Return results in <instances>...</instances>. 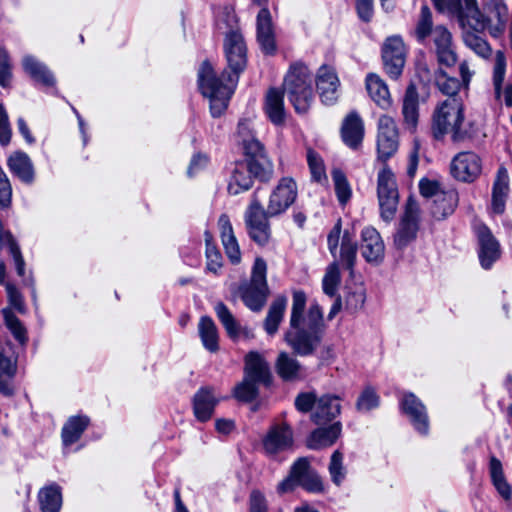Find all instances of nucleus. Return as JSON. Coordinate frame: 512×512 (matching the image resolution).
<instances>
[{"mask_svg": "<svg viewBox=\"0 0 512 512\" xmlns=\"http://www.w3.org/2000/svg\"><path fill=\"white\" fill-rule=\"evenodd\" d=\"M224 53L228 69L217 77L212 65L204 61L198 72L199 88L210 100V112L220 117L228 107L229 100L238 82L239 75L247 65V48L239 31L229 33L224 41Z\"/></svg>", "mask_w": 512, "mask_h": 512, "instance_id": "obj_1", "label": "nucleus"}, {"mask_svg": "<svg viewBox=\"0 0 512 512\" xmlns=\"http://www.w3.org/2000/svg\"><path fill=\"white\" fill-rule=\"evenodd\" d=\"M306 294L293 292L288 328L284 332V341L295 355L312 356L320 347L325 335V322L322 308L313 303L306 311Z\"/></svg>", "mask_w": 512, "mask_h": 512, "instance_id": "obj_2", "label": "nucleus"}, {"mask_svg": "<svg viewBox=\"0 0 512 512\" xmlns=\"http://www.w3.org/2000/svg\"><path fill=\"white\" fill-rule=\"evenodd\" d=\"M298 195L296 182L283 177L270 193L266 209L253 193L244 213L246 231L259 246H265L271 238L269 219L284 214L295 202Z\"/></svg>", "mask_w": 512, "mask_h": 512, "instance_id": "obj_3", "label": "nucleus"}, {"mask_svg": "<svg viewBox=\"0 0 512 512\" xmlns=\"http://www.w3.org/2000/svg\"><path fill=\"white\" fill-rule=\"evenodd\" d=\"M414 33L420 43H423L428 36L432 37L440 64L447 67L455 65L457 55L454 50L452 35L443 25L433 27L432 13L427 6L421 8L420 18Z\"/></svg>", "mask_w": 512, "mask_h": 512, "instance_id": "obj_4", "label": "nucleus"}, {"mask_svg": "<svg viewBox=\"0 0 512 512\" xmlns=\"http://www.w3.org/2000/svg\"><path fill=\"white\" fill-rule=\"evenodd\" d=\"M468 10L467 26L475 31L488 30L491 36H501L506 28L508 9L502 0H490L481 12L476 0H464Z\"/></svg>", "mask_w": 512, "mask_h": 512, "instance_id": "obj_5", "label": "nucleus"}, {"mask_svg": "<svg viewBox=\"0 0 512 512\" xmlns=\"http://www.w3.org/2000/svg\"><path fill=\"white\" fill-rule=\"evenodd\" d=\"M464 104L461 97H451L440 102L432 115V129L436 138L450 134L454 142L464 139Z\"/></svg>", "mask_w": 512, "mask_h": 512, "instance_id": "obj_6", "label": "nucleus"}, {"mask_svg": "<svg viewBox=\"0 0 512 512\" xmlns=\"http://www.w3.org/2000/svg\"><path fill=\"white\" fill-rule=\"evenodd\" d=\"M283 88L296 113H307L313 101L312 74L308 67L303 63L292 64Z\"/></svg>", "mask_w": 512, "mask_h": 512, "instance_id": "obj_7", "label": "nucleus"}, {"mask_svg": "<svg viewBox=\"0 0 512 512\" xmlns=\"http://www.w3.org/2000/svg\"><path fill=\"white\" fill-rule=\"evenodd\" d=\"M267 264L263 258L257 257L252 267L249 283L239 288L244 304L252 311H260L268 298L269 288L266 280Z\"/></svg>", "mask_w": 512, "mask_h": 512, "instance_id": "obj_8", "label": "nucleus"}, {"mask_svg": "<svg viewBox=\"0 0 512 512\" xmlns=\"http://www.w3.org/2000/svg\"><path fill=\"white\" fill-rule=\"evenodd\" d=\"M377 195L382 219L391 221L397 210L399 194L395 175L387 165L378 172Z\"/></svg>", "mask_w": 512, "mask_h": 512, "instance_id": "obj_9", "label": "nucleus"}, {"mask_svg": "<svg viewBox=\"0 0 512 512\" xmlns=\"http://www.w3.org/2000/svg\"><path fill=\"white\" fill-rule=\"evenodd\" d=\"M420 208L417 201L409 197L404 213L400 219L396 233L394 234V244L398 249L406 248L412 243L419 230Z\"/></svg>", "mask_w": 512, "mask_h": 512, "instance_id": "obj_10", "label": "nucleus"}, {"mask_svg": "<svg viewBox=\"0 0 512 512\" xmlns=\"http://www.w3.org/2000/svg\"><path fill=\"white\" fill-rule=\"evenodd\" d=\"M340 239V261L352 274L357 256V244L348 231H345L341 236V220L339 219L327 237L328 249L334 258L337 256Z\"/></svg>", "mask_w": 512, "mask_h": 512, "instance_id": "obj_11", "label": "nucleus"}, {"mask_svg": "<svg viewBox=\"0 0 512 512\" xmlns=\"http://www.w3.org/2000/svg\"><path fill=\"white\" fill-rule=\"evenodd\" d=\"M407 49L403 39L398 35L388 37L382 45V61L386 74L391 79H398L405 66Z\"/></svg>", "mask_w": 512, "mask_h": 512, "instance_id": "obj_12", "label": "nucleus"}, {"mask_svg": "<svg viewBox=\"0 0 512 512\" xmlns=\"http://www.w3.org/2000/svg\"><path fill=\"white\" fill-rule=\"evenodd\" d=\"M293 443V430L285 423L273 425L262 440L263 450L268 456L291 450Z\"/></svg>", "mask_w": 512, "mask_h": 512, "instance_id": "obj_13", "label": "nucleus"}, {"mask_svg": "<svg viewBox=\"0 0 512 512\" xmlns=\"http://www.w3.org/2000/svg\"><path fill=\"white\" fill-rule=\"evenodd\" d=\"M482 171V161L474 152H460L451 162L453 177L462 182H473Z\"/></svg>", "mask_w": 512, "mask_h": 512, "instance_id": "obj_14", "label": "nucleus"}, {"mask_svg": "<svg viewBox=\"0 0 512 512\" xmlns=\"http://www.w3.org/2000/svg\"><path fill=\"white\" fill-rule=\"evenodd\" d=\"M378 130V158L385 162L398 148V133L395 121L387 115L381 116L378 123Z\"/></svg>", "mask_w": 512, "mask_h": 512, "instance_id": "obj_15", "label": "nucleus"}, {"mask_svg": "<svg viewBox=\"0 0 512 512\" xmlns=\"http://www.w3.org/2000/svg\"><path fill=\"white\" fill-rule=\"evenodd\" d=\"M402 411L409 417L413 427L423 435L429 431V419L425 405L413 393L403 395L400 402Z\"/></svg>", "mask_w": 512, "mask_h": 512, "instance_id": "obj_16", "label": "nucleus"}, {"mask_svg": "<svg viewBox=\"0 0 512 512\" xmlns=\"http://www.w3.org/2000/svg\"><path fill=\"white\" fill-rule=\"evenodd\" d=\"M316 85L324 104L332 105L337 101L340 81L334 68L327 65L321 66L317 72Z\"/></svg>", "mask_w": 512, "mask_h": 512, "instance_id": "obj_17", "label": "nucleus"}, {"mask_svg": "<svg viewBox=\"0 0 512 512\" xmlns=\"http://www.w3.org/2000/svg\"><path fill=\"white\" fill-rule=\"evenodd\" d=\"M479 242V260L484 269H490L501 255L500 244L485 225L477 229Z\"/></svg>", "mask_w": 512, "mask_h": 512, "instance_id": "obj_18", "label": "nucleus"}, {"mask_svg": "<svg viewBox=\"0 0 512 512\" xmlns=\"http://www.w3.org/2000/svg\"><path fill=\"white\" fill-rule=\"evenodd\" d=\"M361 254L369 263H380L384 258L385 246L378 231L365 227L361 232Z\"/></svg>", "mask_w": 512, "mask_h": 512, "instance_id": "obj_19", "label": "nucleus"}, {"mask_svg": "<svg viewBox=\"0 0 512 512\" xmlns=\"http://www.w3.org/2000/svg\"><path fill=\"white\" fill-rule=\"evenodd\" d=\"M292 475L298 478V485L309 492H322L323 483L321 477L311 469L308 458L302 457L292 465Z\"/></svg>", "mask_w": 512, "mask_h": 512, "instance_id": "obj_20", "label": "nucleus"}, {"mask_svg": "<svg viewBox=\"0 0 512 512\" xmlns=\"http://www.w3.org/2000/svg\"><path fill=\"white\" fill-rule=\"evenodd\" d=\"M257 41L267 55H273L276 52V43L272 26L270 11L262 8L257 15Z\"/></svg>", "mask_w": 512, "mask_h": 512, "instance_id": "obj_21", "label": "nucleus"}, {"mask_svg": "<svg viewBox=\"0 0 512 512\" xmlns=\"http://www.w3.org/2000/svg\"><path fill=\"white\" fill-rule=\"evenodd\" d=\"M219 400L216 398L213 388L202 387L193 397V411L195 417L201 421H208L214 412Z\"/></svg>", "mask_w": 512, "mask_h": 512, "instance_id": "obj_22", "label": "nucleus"}, {"mask_svg": "<svg viewBox=\"0 0 512 512\" xmlns=\"http://www.w3.org/2000/svg\"><path fill=\"white\" fill-rule=\"evenodd\" d=\"M218 226L227 257L233 264L239 263L241 260V252L228 215L222 214L219 217Z\"/></svg>", "mask_w": 512, "mask_h": 512, "instance_id": "obj_23", "label": "nucleus"}, {"mask_svg": "<svg viewBox=\"0 0 512 512\" xmlns=\"http://www.w3.org/2000/svg\"><path fill=\"white\" fill-rule=\"evenodd\" d=\"M264 111L268 119L274 125H282L285 122L286 112L284 107V94L277 88H271L265 96Z\"/></svg>", "mask_w": 512, "mask_h": 512, "instance_id": "obj_24", "label": "nucleus"}, {"mask_svg": "<svg viewBox=\"0 0 512 512\" xmlns=\"http://www.w3.org/2000/svg\"><path fill=\"white\" fill-rule=\"evenodd\" d=\"M341 411L340 399L334 395L321 396L311 415V419L316 424H323L336 418Z\"/></svg>", "mask_w": 512, "mask_h": 512, "instance_id": "obj_25", "label": "nucleus"}, {"mask_svg": "<svg viewBox=\"0 0 512 512\" xmlns=\"http://www.w3.org/2000/svg\"><path fill=\"white\" fill-rule=\"evenodd\" d=\"M366 90L373 102L382 109H388L392 105V98L387 84L377 74L370 73L366 76Z\"/></svg>", "mask_w": 512, "mask_h": 512, "instance_id": "obj_26", "label": "nucleus"}, {"mask_svg": "<svg viewBox=\"0 0 512 512\" xmlns=\"http://www.w3.org/2000/svg\"><path fill=\"white\" fill-rule=\"evenodd\" d=\"M344 143L352 149H357L362 142L364 125L362 119L355 112H351L345 118L342 129Z\"/></svg>", "mask_w": 512, "mask_h": 512, "instance_id": "obj_27", "label": "nucleus"}, {"mask_svg": "<svg viewBox=\"0 0 512 512\" xmlns=\"http://www.w3.org/2000/svg\"><path fill=\"white\" fill-rule=\"evenodd\" d=\"M288 299L284 295H278L270 304L265 317L263 327L266 333L273 336L277 333L284 319Z\"/></svg>", "mask_w": 512, "mask_h": 512, "instance_id": "obj_28", "label": "nucleus"}, {"mask_svg": "<svg viewBox=\"0 0 512 512\" xmlns=\"http://www.w3.org/2000/svg\"><path fill=\"white\" fill-rule=\"evenodd\" d=\"M245 376L256 383L268 384L270 372L267 363L257 352H250L245 358Z\"/></svg>", "mask_w": 512, "mask_h": 512, "instance_id": "obj_29", "label": "nucleus"}, {"mask_svg": "<svg viewBox=\"0 0 512 512\" xmlns=\"http://www.w3.org/2000/svg\"><path fill=\"white\" fill-rule=\"evenodd\" d=\"M459 202V196L456 190L441 191L436 194L431 207L432 216L437 220H442L451 215Z\"/></svg>", "mask_w": 512, "mask_h": 512, "instance_id": "obj_30", "label": "nucleus"}, {"mask_svg": "<svg viewBox=\"0 0 512 512\" xmlns=\"http://www.w3.org/2000/svg\"><path fill=\"white\" fill-rule=\"evenodd\" d=\"M402 115L404 123L409 128L414 129L419 117V95L413 83H410L406 88L402 103Z\"/></svg>", "mask_w": 512, "mask_h": 512, "instance_id": "obj_31", "label": "nucleus"}, {"mask_svg": "<svg viewBox=\"0 0 512 512\" xmlns=\"http://www.w3.org/2000/svg\"><path fill=\"white\" fill-rule=\"evenodd\" d=\"M252 184L253 176L247 164L245 162L236 163L227 187L229 194L238 195L243 191L249 190Z\"/></svg>", "mask_w": 512, "mask_h": 512, "instance_id": "obj_32", "label": "nucleus"}, {"mask_svg": "<svg viewBox=\"0 0 512 512\" xmlns=\"http://www.w3.org/2000/svg\"><path fill=\"white\" fill-rule=\"evenodd\" d=\"M11 172L22 182L30 184L34 180L33 164L29 156L24 152H15L8 159Z\"/></svg>", "mask_w": 512, "mask_h": 512, "instance_id": "obj_33", "label": "nucleus"}, {"mask_svg": "<svg viewBox=\"0 0 512 512\" xmlns=\"http://www.w3.org/2000/svg\"><path fill=\"white\" fill-rule=\"evenodd\" d=\"M509 191V176L504 167H500L493 185L492 209L501 214L505 210V199Z\"/></svg>", "mask_w": 512, "mask_h": 512, "instance_id": "obj_34", "label": "nucleus"}, {"mask_svg": "<svg viewBox=\"0 0 512 512\" xmlns=\"http://www.w3.org/2000/svg\"><path fill=\"white\" fill-rule=\"evenodd\" d=\"M38 500L42 512H59L62 506L61 487L52 483L42 488L38 493Z\"/></svg>", "mask_w": 512, "mask_h": 512, "instance_id": "obj_35", "label": "nucleus"}, {"mask_svg": "<svg viewBox=\"0 0 512 512\" xmlns=\"http://www.w3.org/2000/svg\"><path fill=\"white\" fill-rule=\"evenodd\" d=\"M89 424L87 416H72L62 428V441L65 446L77 442Z\"/></svg>", "mask_w": 512, "mask_h": 512, "instance_id": "obj_36", "label": "nucleus"}, {"mask_svg": "<svg viewBox=\"0 0 512 512\" xmlns=\"http://www.w3.org/2000/svg\"><path fill=\"white\" fill-rule=\"evenodd\" d=\"M341 426L334 423L327 428L316 429L308 439V447L310 449H320L322 447L332 445L339 437Z\"/></svg>", "mask_w": 512, "mask_h": 512, "instance_id": "obj_37", "label": "nucleus"}, {"mask_svg": "<svg viewBox=\"0 0 512 512\" xmlns=\"http://www.w3.org/2000/svg\"><path fill=\"white\" fill-rule=\"evenodd\" d=\"M23 67L26 73H28L34 80L42 83L46 86H53L55 84V78L53 74L47 69V67L36 60L32 56H25L23 58Z\"/></svg>", "mask_w": 512, "mask_h": 512, "instance_id": "obj_38", "label": "nucleus"}, {"mask_svg": "<svg viewBox=\"0 0 512 512\" xmlns=\"http://www.w3.org/2000/svg\"><path fill=\"white\" fill-rule=\"evenodd\" d=\"M198 331L205 349L210 352L218 351V330L210 317L204 316L200 319L198 324Z\"/></svg>", "mask_w": 512, "mask_h": 512, "instance_id": "obj_39", "label": "nucleus"}, {"mask_svg": "<svg viewBox=\"0 0 512 512\" xmlns=\"http://www.w3.org/2000/svg\"><path fill=\"white\" fill-rule=\"evenodd\" d=\"M276 369L281 378L291 381L299 377L301 365L293 356L286 352H281L277 358Z\"/></svg>", "mask_w": 512, "mask_h": 512, "instance_id": "obj_40", "label": "nucleus"}, {"mask_svg": "<svg viewBox=\"0 0 512 512\" xmlns=\"http://www.w3.org/2000/svg\"><path fill=\"white\" fill-rule=\"evenodd\" d=\"M463 41L465 45L477 55L486 58L491 54V48L487 41L479 35L481 31H475L469 26L462 27Z\"/></svg>", "mask_w": 512, "mask_h": 512, "instance_id": "obj_41", "label": "nucleus"}, {"mask_svg": "<svg viewBox=\"0 0 512 512\" xmlns=\"http://www.w3.org/2000/svg\"><path fill=\"white\" fill-rule=\"evenodd\" d=\"M436 8L441 12H446L457 18L461 27L467 26L468 10L462 5L461 0H433Z\"/></svg>", "mask_w": 512, "mask_h": 512, "instance_id": "obj_42", "label": "nucleus"}, {"mask_svg": "<svg viewBox=\"0 0 512 512\" xmlns=\"http://www.w3.org/2000/svg\"><path fill=\"white\" fill-rule=\"evenodd\" d=\"M16 372V363L0 352V393L10 396L13 394L11 379Z\"/></svg>", "mask_w": 512, "mask_h": 512, "instance_id": "obj_43", "label": "nucleus"}, {"mask_svg": "<svg viewBox=\"0 0 512 512\" xmlns=\"http://www.w3.org/2000/svg\"><path fill=\"white\" fill-rule=\"evenodd\" d=\"M253 177L261 181H268L273 175V164L267 155L254 157L245 162Z\"/></svg>", "mask_w": 512, "mask_h": 512, "instance_id": "obj_44", "label": "nucleus"}, {"mask_svg": "<svg viewBox=\"0 0 512 512\" xmlns=\"http://www.w3.org/2000/svg\"><path fill=\"white\" fill-rule=\"evenodd\" d=\"M215 313L229 337L233 339L237 338L240 334L241 328L228 307L224 303L219 302L215 306Z\"/></svg>", "mask_w": 512, "mask_h": 512, "instance_id": "obj_45", "label": "nucleus"}, {"mask_svg": "<svg viewBox=\"0 0 512 512\" xmlns=\"http://www.w3.org/2000/svg\"><path fill=\"white\" fill-rule=\"evenodd\" d=\"M334 189L339 203L346 205L352 196V189L347 177L340 169H334L331 173Z\"/></svg>", "mask_w": 512, "mask_h": 512, "instance_id": "obj_46", "label": "nucleus"}, {"mask_svg": "<svg viewBox=\"0 0 512 512\" xmlns=\"http://www.w3.org/2000/svg\"><path fill=\"white\" fill-rule=\"evenodd\" d=\"M435 85L448 98L459 97L458 92L462 86L455 77H449L443 70L439 69L435 74Z\"/></svg>", "mask_w": 512, "mask_h": 512, "instance_id": "obj_47", "label": "nucleus"}, {"mask_svg": "<svg viewBox=\"0 0 512 512\" xmlns=\"http://www.w3.org/2000/svg\"><path fill=\"white\" fill-rule=\"evenodd\" d=\"M340 270L337 260L332 262L326 269V273L322 280L323 291L326 295L333 297L336 295L340 284Z\"/></svg>", "mask_w": 512, "mask_h": 512, "instance_id": "obj_48", "label": "nucleus"}, {"mask_svg": "<svg viewBox=\"0 0 512 512\" xmlns=\"http://www.w3.org/2000/svg\"><path fill=\"white\" fill-rule=\"evenodd\" d=\"M217 29L225 35L228 36L229 33L238 30V20L236 14L232 8L225 7L217 16L216 20Z\"/></svg>", "mask_w": 512, "mask_h": 512, "instance_id": "obj_49", "label": "nucleus"}, {"mask_svg": "<svg viewBox=\"0 0 512 512\" xmlns=\"http://www.w3.org/2000/svg\"><path fill=\"white\" fill-rule=\"evenodd\" d=\"M233 396L241 402H252L258 396L257 383L244 377L233 389Z\"/></svg>", "mask_w": 512, "mask_h": 512, "instance_id": "obj_50", "label": "nucleus"}, {"mask_svg": "<svg viewBox=\"0 0 512 512\" xmlns=\"http://www.w3.org/2000/svg\"><path fill=\"white\" fill-rule=\"evenodd\" d=\"M343 454L336 450L333 452L330 458V463L328 466V471L331 477L332 482L340 486L346 477V468L343 464Z\"/></svg>", "mask_w": 512, "mask_h": 512, "instance_id": "obj_51", "label": "nucleus"}, {"mask_svg": "<svg viewBox=\"0 0 512 512\" xmlns=\"http://www.w3.org/2000/svg\"><path fill=\"white\" fill-rule=\"evenodd\" d=\"M506 59L501 51H498L495 56V64L493 70V84L494 94L497 101L501 98V87L505 77Z\"/></svg>", "mask_w": 512, "mask_h": 512, "instance_id": "obj_52", "label": "nucleus"}, {"mask_svg": "<svg viewBox=\"0 0 512 512\" xmlns=\"http://www.w3.org/2000/svg\"><path fill=\"white\" fill-rule=\"evenodd\" d=\"M3 316L7 328L11 331L14 338L20 343L25 344L27 341L26 329L21 324L16 315L9 309L3 310Z\"/></svg>", "mask_w": 512, "mask_h": 512, "instance_id": "obj_53", "label": "nucleus"}, {"mask_svg": "<svg viewBox=\"0 0 512 512\" xmlns=\"http://www.w3.org/2000/svg\"><path fill=\"white\" fill-rule=\"evenodd\" d=\"M307 161L311 171L312 179L320 182L326 180V173L321 157L313 150H308Z\"/></svg>", "mask_w": 512, "mask_h": 512, "instance_id": "obj_54", "label": "nucleus"}, {"mask_svg": "<svg viewBox=\"0 0 512 512\" xmlns=\"http://www.w3.org/2000/svg\"><path fill=\"white\" fill-rule=\"evenodd\" d=\"M209 234L206 233V257H207V270L213 273H217V271L222 266V257L217 248L211 245L209 241Z\"/></svg>", "mask_w": 512, "mask_h": 512, "instance_id": "obj_55", "label": "nucleus"}, {"mask_svg": "<svg viewBox=\"0 0 512 512\" xmlns=\"http://www.w3.org/2000/svg\"><path fill=\"white\" fill-rule=\"evenodd\" d=\"M318 399L314 392H302L296 396L294 404L299 412L308 413L316 407Z\"/></svg>", "mask_w": 512, "mask_h": 512, "instance_id": "obj_56", "label": "nucleus"}, {"mask_svg": "<svg viewBox=\"0 0 512 512\" xmlns=\"http://www.w3.org/2000/svg\"><path fill=\"white\" fill-rule=\"evenodd\" d=\"M366 299L365 291L363 288L358 287L348 293L345 299L346 309L350 312H356L364 306Z\"/></svg>", "mask_w": 512, "mask_h": 512, "instance_id": "obj_57", "label": "nucleus"}, {"mask_svg": "<svg viewBox=\"0 0 512 512\" xmlns=\"http://www.w3.org/2000/svg\"><path fill=\"white\" fill-rule=\"evenodd\" d=\"M378 404L379 398L376 393L371 389H366L359 396L356 406L359 411L367 412L376 408Z\"/></svg>", "mask_w": 512, "mask_h": 512, "instance_id": "obj_58", "label": "nucleus"}, {"mask_svg": "<svg viewBox=\"0 0 512 512\" xmlns=\"http://www.w3.org/2000/svg\"><path fill=\"white\" fill-rule=\"evenodd\" d=\"M11 66L6 50L0 48V85L4 88L9 87L11 82Z\"/></svg>", "mask_w": 512, "mask_h": 512, "instance_id": "obj_59", "label": "nucleus"}, {"mask_svg": "<svg viewBox=\"0 0 512 512\" xmlns=\"http://www.w3.org/2000/svg\"><path fill=\"white\" fill-rule=\"evenodd\" d=\"M12 188L4 171L0 168V207L7 208L11 204Z\"/></svg>", "mask_w": 512, "mask_h": 512, "instance_id": "obj_60", "label": "nucleus"}, {"mask_svg": "<svg viewBox=\"0 0 512 512\" xmlns=\"http://www.w3.org/2000/svg\"><path fill=\"white\" fill-rule=\"evenodd\" d=\"M11 139V128L8 114L2 104H0V143L7 145Z\"/></svg>", "mask_w": 512, "mask_h": 512, "instance_id": "obj_61", "label": "nucleus"}, {"mask_svg": "<svg viewBox=\"0 0 512 512\" xmlns=\"http://www.w3.org/2000/svg\"><path fill=\"white\" fill-rule=\"evenodd\" d=\"M242 145L248 159L266 155L263 144L256 137L245 141Z\"/></svg>", "mask_w": 512, "mask_h": 512, "instance_id": "obj_62", "label": "nucleus"}, {"mask_svg": "<svg viewBox=\"0 0 512 512\" xmlns=\"http://www.w3.org/2000/svg\"><path fill=\"white\" fill-rule=\"evenodd\" d=\"M358 17L364 22H370L373 17V0H355Z\"/></svg>", "mask_w": 512, "mask_h": 512, "instance_id": "obj_63", "label": "nucleus"}, {"mask_svg": "<svg viewBox=\"0 0 512 512\" xmlns=\"http://www.w3.org/2000/svg\"><path fill=\"white\" fill-rule=\"evenodd\" d=\"M5 288L10 305L17 310L22 311L23 299L21 293L18 291L16 286L10 282H6Z\"/></svg>", "mask_w": 512, "mask_h": 512, "instance_id": "obj_64", "label": "nucleus"}]
</instances>
